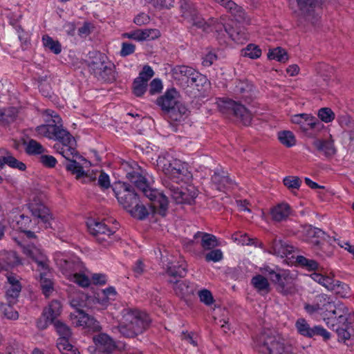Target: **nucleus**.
Returning <instances> with one entry per match:
<instances>
[{
    "instance_id": "6e6d98bb",
    "label": "nucleus",
    "mask_w": 354,
    "mask_h": 354,
    "mask_svg": "<svg viewBox=\"0 0 354 354\" xmlns=\"http://www.w3.org/2000/svg\"><path fill=\"white\" fill-rule=\"evenodd\" d=\"M73 139L75 138L66 129H64L62 125L53 138L56 142L66 143V142H68V144L70 145H71V142H73Z\"/></svg>"
},
{
    "instance_id": "37998d69",
    "label": "nucleus",
    "mask_w": 354,
    "mask_h": 354,
    "mask_svg": "<svg viewBox=\"0 0 354 354\" xmlns=\"http://www.w3.org/2000/svg\"><path fill=\"white\" fill-rule=\"evenodd\" d=\"M193 68L187 66H176L172 70L173 76L179 81H187L189 76L192 75Z\"/></svg>"
},
{
    "instance_id": "69168bd1",
    "label": "nucleus",
    "mask_w": 354,
    "mask_h": 354,
    "mask_svg": "<svg viewBox=\"0 0 354 354\" xmlns=\"http://www.w3.org/2000/svg\"><path fill=\"white\" fill-rule=\"evenodd\" d=\"M223 257V252L221 250L216 249L210 251L205 256V261L218 262L220 261Z\"/></svg>"
},
{
    "instance_id": "338daca9",
    "label": "nucleus",
    "mask_w": 354,
    "mask_h": 354,
    "mask_svg": "<svg viewBox=\"0 0 354 354\" xmlns=\"http://www.w3.org/2000/svg\"><path fill=\"white\" fill-rule=\"evenodd\" d=\"M198 297L201 302L205 305L209 306L213 304L214 298L210 291L203 289L198 292Z\"/></svg>"
},
{
    "instance_id": "e2e57ef3",
    "label": "nucleus",
    "mask_w": 354,
    "mask_h": 354,
    "mask_svg": "<svg viewBox=\"0 0 354 354\" xmlns=\"http://www.w3.org/2000/svg\"><path fill=\"white\" fill-rule=\"evenodd\" d=\"M147 84L138 77L135 79L133 83V92L138 97L142 96L147 90Z\"/></svg>"
},
{
    "instance_id": "20e7f679",
    "label": "nucleus",
    "mask_w": 354,
    "mask_h": 354,
    "mask_svg": "<svg viewBox=\"0 0 354 354\" xmlns=\"http://www.w3.org/2000/svg\"><path fill=\"white\" fill-rule=\"evenodd\" d=\"M156 162L158 169L176 183L189 180L191 177L187 165L168 153H161Z\"/></svg>"
},
{
    "instance_id": "2f4dec72",
    "label": "nucleus",
    "mask_w": 354,
    "mask_h": 354,
    "mask_svg": "<svg viewBox=\"0 0 354 354\" xmlns=\"http://www.w3.org/2000/svg\"><path fill=\"white\" fill-rule=\"evenodd\" d=\"M216 3L221 4L225 9L234 15L235 19L238 21H245L247 19L246 14L244 10L236 4L232 0H214Z\"/></svg>"
},
{
    "instance_id": "423d86ee",
    "label": "nucleus",
    "mask_w": 354,
    "mask_h": 354,
    "mask_svg": "<svg viewBox=\"0 0 354 354\" xmlns=\"http://www.w3.org/2000/svg\"><path fill=\"white\" fill-rule=\"evenodd\" d=\"M167 274L170 277L168 280L173 284V289L179 297H185L193 294L194 288L189 281L178 280L187 274V269L184 262H178L177 264L169 263L167 268Z\"/></svg>"
},
{
    "instance_id": "2eb2a0df",
    "label": "nucleus",
    "mask_w": 354,
    "mask_h": 354,
    "mask_svg": "<svg viewBox=\"0 0 354 354\" xmlns=\"http://www.w3.org/2000/svg\"><path fill=\"white\" fill-rule=\"evenodd\" d=\"M291 122L299 126L300 129L308 133L310 130L320 131L324 124L315 116L308 113H299L291 116Z\"/></svg>"
},
{
    "instance_id": "79ce46f5",
    "label": "nucleus",
    "mask_w": 354,
    "mask_h": 354,
    "mask_svg": "<svg viewBox=\"0 0 354 354\" xmlns=\"http://www.w3.org/2000/svg\"><path fill=\"white\" fill-rule=\"evenodd\" d=\"M17 115L18 111L13 107L0 111V122L3 125L11 124L16 120Z\"/></svg>"
},
{
    "instance_id": "0e129e2a",
    "label": "nucleus",
    "mask_w": 354,
    "mask_h": 354,
    "mask_svg": "<svg viewBox=\"0 0 354 354\" xmlns=\"http://www.w3.org/2000/svg\"><path fill=\"white\" fill-rule=\"evenodd\" d=\"M284 185L290 189H298L301 185V181L297 176H287L283 179Z\"/></svg>"
},
{
    "instance_id": "0eeeda50",
    "label": "nucleus",
    "mask_w": 354,
    "mask_h": 354,
    "mask_svg": "<svg viewBox=\"0 0 354 354\" xmlns=\"http://www.w3.org/2000/svg\"><path fill=\"white\" fill-rule=\"evenodd\" d=\"M354 321V312L342 303L335 304L325 323L328 327L349 326Z\"/></svg>"
},
{
    "instance_id": "a18cd8bd",
    "label": "nucleus",
    "mask_w": 354,
    "mask_h": 354,
    "mask_svg": "<svg viewBox=\"0 0 354 354\" xmlns=\"http://www.w3.org/2000/svg\"><path fill=\"white\" fill-rule=\"evenodd\" d=\"M24 144L26 152L29 155H42L46 151V149L35 140L30 139Z\"/></svg>"
},
{
    "instance_id": "c85d7f7f",
    "label": "nucleus",
    "mask_w": 354,
    "mask_h": 354,
    "mask_svg": "<svg viewBox=\"0 0 354 354\" xmlns=\"http://www.w3.org/2000/svg\"><path fill=\"white\" fill-rule=\"evenodd\" d=\"M292 212L290 206L286 203H279L270 209L271 218L275 222L286 221Z\"/></svg>"
},
{
    "instance_id": "6ab92c4d",
    "label": "nucleus",
    "mask_w": 354,
    "mask_h": 354,
    "mask_svg": "<svg viewBox=\"0 0 354 354\" xmlns=\"http://www.w3.org/2000/svg\"><path fill=\"white\" fill-rule=\"evenodd\" d=\"M28 208L34 216L39 218L44 223L46 228L52 227V215L40 199L34 198L28 204Z\"/></svg>"
},
{
    "instance_id": "c9c22d12",
    "label": "nucleus",
    "mask_w": 354,
    "mask_h": 354,
    "mask_svg": "<svg viewBox=\"0 0 354 354\" xmlns=\"http://www.w3.org/2000/svg\"><path fill=\"white\" fill-rule=\"evenodd\" d=\"M313 145L326 157L334 156L337 151L333 140L315 139L313 142Z\"/></svg>"
},
{
    "instance_id": "58836bf2",
    "label": "nucleus",
    "mask_w": 354,
    "mask_h": 354,
    "mask_svg": "<svg viewBox=\"0 0 354 354\" xmlns=\"http://www.w3.org/2000/svg\"><path fill=\"white\" fill-rule=\"evenodd\" d=\"M1 254L3 257L0 258V261H3L5 270H8L21 263L19 257L17 255L16 252L13 251L3 250L1 252Z\"/></svg>"
},
{
    "instance_id": "bf43d9fd",
    "label": "nucleus",
    "mask_w": 354,
    "mask_h": 354,
    "mask_svg": "<svg viewBox=\"0 0 354 354\" xmlns=\"http://www.w3.org/2000/svg\"><path fill=\"white\" fill-rule=\"evenodd\" d=\"M317 115L319 118L325 123L331 122L335 118V113L331 109L328 107H324L319 109Z\"/></svg>"
},
{
    "instance_id": "de8ad7c7",
    "label": "nucleus",
    "mask_w": 354,
    "mask_h": 354,
    "mask_svg": "<svg viewBox=\"0 0 354 354\" xmlns=\"http://www.w3.org/2000/svg\"><path fill=\"white\" fill-rule=\"evenodd\" d=\"M67 160L68 163L66 165V169L72 174H75L77 178H80L81 177L89 178V176L84 173L83 167L77 162L76 159L71 158V160Z\"/></svg>"
},
{
    "instance_id": "72a5a7b5",
    "label": "nucleus",
    "mask_w": 354,
    "mask_h": 354,
    "mask_svg": "<svg viewBox=\"0 0 354 354\" xmlns=\"http://www.w3.org/2000/svg\"><path fill=\"white\" fill-rule=\"evenodd\" d=\"M194 240H200V245L203 250H212L218 245L216 237L211 234L198 232L194 236Z\"/></svg>"
},
{
    "instance_id": "f3484780",
    "label": "nucleus",
    "mask_w": 354,
    "mask_h": 354,
    "mask_svg": "<svg viewBox=\"0 0 354 354\" xmlns=\"http://www.w3.org/2000/svg\"><path fill=\"white\" fill-rule=\"evenodd\" d=\"M295 327L297 332L304 337L311 338L316 335H319L326 340L330 337V333L324 327L321 326L310 327L307 321L304 318H299L296 321Z\"/></svg>"
},
{
    "instance_id": "a878e982",
    "label": "nucleus",
    "mask_w": 354,
    "mask_h": 354,
    "mask_svg": "<svg viewBox=\"0 0 354 354\" xmlns=\"http://www.w3.org/2000/svg\"><path fill=\"white\" fill-rule=\"evenodd\" d=\"M76 141L73 139V142H71V145L68 144V142H66V143L55 142L53 148L66 160H71V158H74L80 159L82 156L78 154L76 150Z\"/></svg>"
},
{
    "instance_id": "864d4df0",
    "label": "nucleus",
    "mask_w": 354,
    "mask_h": 354,
    "mask_svg": "<svg viewBox=\"0 0 354 354\" xmlns=\"http://www.w3.org/2000/svg\"><path fill=\"white\" fill-rule=\"evenodd\" d=\"M278 138L280 142L287 147H291L296 144L295 136L290 131H283L279 132Z\"/></svg>"
},
{
    "instance_id": "603ef678",
    "label": "nucleus",
    "mask_w": 354,
    "mask_h": 354,
    "mask_svg": "<svg viewBox=\"0 0 354 354\" xmlns=\"http://www.w3.org/2000/svg\"><path fill=\"white\" fill-rule=\"evenodd\" d=\"M43 44L46 48L50 49L53 53L57 55L62 51V46L57 40H54L51 37L46 35L42 37Z\"/></svg>"
},
{
    "instance_id": "5701e85b",
    "label": "nucleus",
    "mask_w": 354,
    "mask_h": 354,
    "mask_svg": "<svg viewBox=\"0 0 354 354\" xmlns=\"http://www.w3.org/2000/svg\"><path fill=\"white\" fill-rule=\"evenodd\" d=\"M178 92L175 88L167 90L164 95L159 97L156 100V104L161 109L167 113L175 108L178 104Z\"/></svg>"
},
{
    "instance_id": "c03bdc74",
    "label": "nucleus",
    "mask_w": 354,
    "mask_h": 354,
    "mask_svg": "<svg viewBox=\"0 0 354 354\" xmlns=\"http://www.w3.org/2000/svg\"><path fill=\"white\" fill-rule=\"evenodd\" d=\"M253 89V85L248 81H239L236 84L234 91L237 95H241L243 98L247 100L250 97Z\"/></svg>"
},
{
    "instance_id": "8fccbe9b",
    "label": "nucleus",
    "mask_w": 354,
    "mask_h": 354,
    "mask_svg": "<svg viewBox=\"0 0 354 354\" xmlns=\"http://www.w3.org/2000/svg\"><path fill=\"white\" fill-rule=\"evenodd\" d=\"M128 212L131 216L140 220L145 218L149 215L148 209L144 205L140 203L139 199L138 201L134 204V207L129 209Z\"/></svg>"
},
{
    "instance_id": "49530a36",
    "label": "nucleus",
    "mask_w": 354,
    "mask_h": 354,
    "mask_svg": "<svg viewBox=\"0 0 354 354\" xmlns=\"http://www.w3.org/2000/svg\"><path fill=\"white\" fill-rule=\"evenodd\" d=\"M310 277L315 281L325 287L327 290H332L335 288L334 280L330 277H326L315 272L310 274Z\"/></svg>"
},
{
    "instance_id": "5fc2aeb1",
    "label": "nucleus",
    "mask_w": 354,
    "mask_h": 354,
    "mask_svg": "<svg viewBox=\"0 0 354 354\" xmlns=\"http://www.w3.org/2000/svg\"><path fill=\"white\" fill-rule=\"evenodd\" d=\"M268 57L270 59H275L280 62H286L288 59L286 51L280 47L270 50L268 53Z\"/></svg>"
},
{
    "instance_id": "3c124183",
    "label": "nucleus",
    "mask_w": 354,
    "mask_h": 354,
    "mask_svg": "<svg viewBox=\"0 0 354 354\" xmlns=\"http://www.w3.org/2000/svg\"><path fill=\"white\" fill-rule=\"evenodd\" d=\"M241 55L252 59H257L261 55V50L255 44H250L241 50Z\"/></svg>"
},
{
    "instance_id": "9d476101",
    "label": "nucleus",
    "mask_w": 354,
    "mask_h": 354,
    "mask_svg": "<svg viewBox=\"0 0 354 354\" xmlns=\"http://www.w3.org/2000/svg\"><path fill=\"white\" fill-rule=\"evenodd\" d=\"M113 190L119 203L127 211L138 201L139 197L131 185L118 182L114 184Z\"/></svg>"
},
{
    "instance_id": "c756f323",
    "label": "nucleus",
    "mask_w": 354,
    "mask_h": 354,
    "mask_svg": "<svg viewBox=\"0 0 354 354\" xmlns=\"http://www.w3.org/2000/svg\"><path fill=\"white\" fill-rule=\"evenodd\" d=\"M212 185L219 191H225L233 187V181L229 178L224 171H215L212 176Z\"/></svg>"
},
{
    "instance_id": "7c9ffc66",
    "label": "nucleus",
    "mask_w": 354,
    "mask_h": 354,
    "mask_svg": "<svg viewBox=\"0 0 354 354\" xmlns=\"http://www.w3.org/2000/svg\"><path fill=\"white\" fill-rule=\"evenodd\" d=\"M292 246L288 245L281 240L274 239L270 243L268 252L272 254L283 258L290 254L292 252Z\"/></svg>"
},
{
    "instance_id": "13d9d810",
    "label": "nucleus",
    "mask_w": 354,
    "mask_h": 354,
    "mask_svg": "<svg viewBox=\"0 0 354 354\" xmlns=\"http://www.w3.org/2000/svg\"><path fill=\"white\" fill-rule=\"evenodd\" d=\"M296 262L301 266L306 268L309 271L316 270L318 269V263L316 261L309 259L304 256H297Z\"/></svg>"
},
{
    "instance_id": "ea45409f",
    "label": "nucleus",
    "mask_w": 354,
    "mask_h": 354,
    "mask_svg": "<svg viewBox=\"0 0 354 354\" xmlns=\"http://www.w3.org/2000/svg\"><path fill=\"white\" fill-rule=\"evenodd\" d=\"M41 288L44 295L48 297L53 291V282L48 277L50 272L49 266L46 270H39Z\"/></svg>"
},
{
    "instance_id": "7ed1b4c3",
    "label": "nucleus",
    "mask_w": 354,
    "mask_h": 354,
    "mask_svg": "<svg viewBox=\"0 0 354 354\" xmlns=\"http://www.w3.org/2000/svg\"><path fill=\"white\" fill-rule=\"evenodd\" d=\"M254 348L261 354H297L291 344L271 331L261 333L254 342Z\"/></svg>"
},
{
    "instance_id": "f257e3e1",
    "label": "nucleus",
    "mask_w": 354,
    "mask_h": 354,
    "mask_svg": "<svg viewBox=\"0 0 354 354\" xmlns=\"http://www.w3.org/2000/svg\"><path fill=\"white\" fill-rule=\"evenodd\" d=\"M120 315L118 324L113 326L111 331L125 338H134L142 334L151 323L148 315L137 308H125Z\"/></svg>"
},
{
    "instance_id": "774afa93",
    "label": "nucleus",
    "mask_w": 354,
    "mask_h": 354,
    "mask_svg": "<svg viewBox=\"0 0 354 354\" xmlns=\"http://www.w3.org/2000/svg\"><path fill=\"white\" fill-rule=\"evenodd\" d=\"M153 75L154 73L152 68L149 66H145L142 71L139 73L138 78L147 84L148 81L153 76Z\"/></svg>"
},
{
    "instance_id": "412c9836",
    "label": "nucleus",
    "mask_w": 354,
    "mask_h": 354,
    "mask_svg": "<svg viewBox=\"0 0 354 354\" xmlns=\"http://www.w3.org/2000/svg\"><path fill=\"white\" fill-rule=\"evenodd\" d=\"M71 319L73 324L77 326L87 327L93 330H100L101 328L97 320L90 317L82 310H77L75 313H71Z\"/></svg>"
},
{
    "instance_id": "cd10ccee",
    "label": "nucleus",
    "mask_w": 354,
    "mask_h": 354,
    "mask_svg": "<svg viewBox=\"0 0 354 354\" xmlns=\"http://www.w3.org/2000/svg\"><path fill=\"white\" fill-rule=\"evenodd\" d=\"M124 37L136 41L152 40L160 36V32L157 29H138L124 34Z\"/></svg>"
},
{
    "instance_id": "4be33fe9",
    "label": "nucleus",
    "mask_w": 354,
    "mask_h": 354,
    "mask_svg": "<svg viewBox=\"0 0 354 354\" xmlns=\"http://www.w3.org/2000/svg\"><path fill=\"white\" fill-rule=\"evenodd\" d=\"M23 252L36 262L37 270H44L45 271L48 269V260L40 249L33 245H28L23 246Z\"/></svg>"
},
{
    "instance_id": "473e14b6",
    "label": "nucleus",
    "mask_w": 354,
    "mask_h": 354,
    "mask_svg": "<svg viewBox=\"0 0 354 354\" xmlns=\"http://www.w3.org/2000/svg\"><path fill=\"white\" fill-rule=\"evenodd\" d=\"M209 20H212L211 23L212 30L210 32H215L217 39L221 42H225V32L224 30L227 29L230 25V24L227 23V17H221L219 19L209 18Z\"/></svg>"
},
{
    "instance_id": "f8f14e48",
    "label": "nucleus",
    "mask_w": 354,
    "mask_h": 354,
    "mask_svg": "<svg viewBox=\"0 0 354 354\" xmlns=\"http://www.w3.org/2000/svg\"><path fill=\"white\" fill-rule=\"evenodd\" d=\"M54 326L59 337L57 342V347L62 354H80V352L69 343L71 336V329L60 321H55Z\"/></svg>"
},
{
    "instance_id": "dca6fc26",
    "label": "nucleus",
    "mask_w": 354,
    "mask_h": 354,
    "mask_svg": "<svg viewBox=\"0 0 354 354\" xmlns=\"http://www.w3.org/2000/svg\"><path fill=\"white\" fill-rule=\"evenodd\" d=\"M299 10V15L306 21L315 24L319 18V14L317 12L320 0H296Z\"/></svg>"
},
{
    "instance_id": "1a4fd4ad",
    "label": "nucleus",
    "mask_w": 354,
    "mask_h": 354,
    "mask_svg": "<svg viewBox=\"0 0 354 354\" xmlns=\"http://www.w3.org/2000/svg\"><path fill=\"white\" fill-rule=\"evenodd\" d=\"M43 114L46 116V124L36 127L35 131L38 136L53 140L57 131L61 127V118L53 110L45 109Z\"/></svg>"
},
{
    "instance_id": "09e8293b",
    "label": "nucleus",
    "mask_w": 354,
    "mask_h": 354,
    "mask_svg": "<svg viewBox=\"0 0 354 354\" xmlns=\"http://www.w3.org/2000/svg\"><path fill=\"white\" fill-rule=\"evenodd\" d=\"M318 70L319 73L323 77V80L326 82V84L330 85V81L333 80V77L335 74L334 68L328 64H322L319 65Z\"/></svg>"
},
{
    "instance_id": "6e6552de",
    "label": "nucleus",
    "mask_w": 354,
    "mask_h": 354,
    "mask_svg": "<svg viewBox=\"0 0 354 354\" xmlns=\"http://www.w3.org/2000/svg\"><path fill=\"white\" fill-rule=\"evenodd\" d=\"M114 65L106 57L99 54L89 64L90 71L99 80L112 82L115 79Z\"/></svg>"
},
{
    "instance_id": "f03ea898",
    "label": "nucleus",
    "mask_w": 354,
    "mask_h": 354,
    "mask_svg": "<svg viewBox=\"0 0 354 354\" xmlns=\"http://www.w3.org/2000/svg\"><path fill=\"white\" fill-rule=\"evenodd\" d=\"M140 168H138L136 171L128 172L127 178L142 190L145 196L152 202L151 207L153 212L165 216L167 211V200L165 195L157 189L150 188Z\"/></svg>"
},
{
    "instance_id": "39448f33",
    "label": "nucleus",
    "mask_w": 354,
    "mask_h": 354,
    "mask_svg": "<svg viewBox=\"0 0 354 354\" xmlns=\"http://www.w3.org/2000/svg\"><path fill=\"white\" fill-rule=\"evenodd\" d=\"M180 16L183 21L189 24L192 30H201L209 33L212 30L211 23L212 20L206 21L199 13L192 0H180Z\"/></svg>"
},
{
    "instance_id": "9b49d317",
    "label": "nucleus",
    "mask_w": 354,
    "mask_h": 354,
    "mask_svg": "<svg viewBox=\"0 0 354 354\" xmlns=\"http://www.w3.org/2000/svg\"><path fill=\"white\" fill-rule=\"evenodd\" d=\"M63 270V273L71 281L82 287H88L90 285V279L84 274L82 273V263L71 261L62 260L58 263Z\"/></svg>"
},
{
    "instance_id": "bb28decb",
    "label": "nucleus",
    "mask_w": 354,
    "mask_h": 354,
    "mask_svg": "<svg viewBox=\"0 0 354 354\" xmlns=\"http://www.w3.org/2000/svg\"><path fill=\"white\" fill-rule=\"evenodd\" d=\"M302 233L304 239L313 245H319L325 235L321 229L311 225L304 226Z\"/></svg>"
},
{
    "instance_id": "a19ab883",
    "label": "nucleus",
    "mask_w": 354,
    "mask_h": 354,
    "mask_svg": "<svg viewBox=\"0 0 354 354\" xmlns=\"http://www.w3.org/2000/svg\"><path fill=\"white\" fill-rule=\"evenodd\" d=\"M4 165H8L9 167L18 169L20 171H24L26 169L24 162L16 159L10 153H7L6 156L0 158V169H2Z\"/></svg>"
},
{
    "instance_id": "f704fd0d",
    "label": "nucleus",
    "mask_w": 354,
    "mask_h": 354,
    "mask_svg": "<svg viewBox=\"0 0 354 354\" xmlns=\"http://www.w3.org/2000/svg\"><path fill=\"white\" fill-rule=\"evenodd\" d=\"M93 342L99 350L110 353L115 348L113 339L105 333H100L93 337Z\"/></svg>"
},
{
    "instance_id": "4468645a",
    "label": "nucleus",
    "mask_w": 354,
    "mask_h": 354,
    "mask_svg": "<svg viewBox=\"0 0 354 354\" xmlns=\"http://www.w3.org/2000/svg\"><path fill=\"white\" fill-rule=\"evenodd\" d=\"M87 227L91 234L99 243L105 245L106 242H112L113 239L111 236L114 235L115 231L109 228L104 223L91 219L87 222Z\"/></svg>"
},
{
    "instance_id": "e433bc0d",
    "label": "nucleus",
    "mask_w": 354,
    "mask_h": 354,
    "mask_svg": "<svg viewBox=\"0 0 354 354\" xmlns=\"http://www.w3.org/2000/svg\"><path fill=\"white\" fill-rule=\"evenodd\" d=\"M251 284L261 295H265L270 292V285L268 279L261 274H257L251 279Z\"/></svg>"
},
{
    "instance_id": "a211bd4d",
    "label": "nucleus",
    "mask_w": 354,
    "mask_h": 354,
    "mask_svg": "<svg viewBox=\"0 0 354 354\" xmlns=\"http://www.w3.org/2000/svg\"><path fill=\"white\" fill-rule=\"evenodd\" d=\"M277 291L283 296L292 295L296 292L294 279L286 272L275 274L273 282Z\"/></svg>"
},
{
    "instance_id": "aec40b11",
    "label": "nucleus",
    "mask_w": 354,
    "mask_h": 354,
    "mask_svg": "<svg viewBox=\"0 0 354 354\" xmlns=\"http://www.w3.org/2000/svg\"><path fill=\"white\" fill-rule=\"evenodd\" d=\"M163 185L165 187V193H162L165 195L166 198H167V195L169 196L176 203H190L194 198H195V194L189 196L177 185H174L167 180H164ZM167 200L168 201V198Z\"/></svg>"
},
{
    "instance_id": "b1692460",
    "label": "nucleus",
    "mask_w": 354,
    "mask_h": 354,
    "mask_svg": "<svg viewBox=\"0 0 354 354\" xmlns=\"http://www.w3.org/2000/svg\"><path fill=\"white\" fill-rule=\"evenodd\" d=\"M62 312V304L57 300L52 301L49 306L46 308L43 312V316L46 319L45 323L41 321L37 322V326L39 328L44 329L47 327L48 322H53Z\"/></svg>"
},
{
    "instance_id": "4c0bfd02",
    "label": "nucleus",
    "mask_w": 354,
    "mask_h": 354,
    "mask_svg": "<svg viewBox=\"0 0 354 354\" xmlns=\"http://www.w3.org/2000/svg\"><path fill=\"white\" fill-rule=\"evenodd\" d=\"M7 280L8 283L6 290L7 297L12 299L18 297L21 290V285L19 279L16 276L11 274L7 276Z\"/></svg>"
},
{
    "instance_id": "4d7b16f0",
    "label": "nucleus",
    "mask_w": 354,
    "mask_h": 354,
    "mask_svg": "<svg viewBox=\"0 0 354 354\" xmlns=\"http://www.w3.org/2000/svg\"><path fill=\"white\" fill-rule=\"evenodd\" d=\"M187 109L185 106L178 103L175 108L167 112L169 117L174 121H181L183 118V115L186 113Z\"/></svg>"
},
{
    "instance_id": "393cba45",
    "label": "nucleus",
    "mask_w": 354,
    "mask_h": 354,
    "mask_svg": "<svg viewBox=\"0 0 354 354\" xmlns=\"http://www.w3.org/2000/svg\"><path fill=\"white\" fill-rule=\"evenodd\" d=\"M313 302L316 306V308H317L319 315L322 317L325 322V318L328 317L335 303L332 301L331 298L326 294L316 295Z\"/></svg>"
},
{
    "instance_id": "680f3d73",
    "label": "nucleus",
    "mask_w": 354,
    "mask_h": 354,
    "mask_svg": "<svg viewBox=\"0 0 354 354\" xmlns=\"http://www.w3.org/2000/svg\"><path fill=\"white\" fill-rule=\"evenodd\" d=\"M204 80L205 77L193 68V72H192V75L189 76L186 82L190 86H195L198 88L202 85Z\"/></svg>"
},
{
    "instance_id": "052dcab7",
    "label": "nucleus",
    "mask_w": 354,
    "mask_h": 354,
    "mask_svg": "<svg viewBox=\"0 0 354 354\" xmlns=\"http://www.w3.org/2000/svg\"><path fill=\"white\" fill-rule=\"evenodd\" d=\"M224 32H225V39L228 37L236 43L242 42L244 39L243 35L234 30L231 24L227 29L224 30Z\"/></svg>"
},
{
    "instance_id": "ddd939ff",
    "label": "nucleus",
    "mask_w": 354,
    "mask_h": 354,
    "mask_svg": "<svg viewBox=\"0 0 354 354\" xmlns=\"http://www.w3.org/2000/svg\"><path fill=\"white\" fill-rule=\"evenodd\" d=\"M218 106L223 112H232L244 125H248L252 120L251 113L242 104L230 99H225L218 102Z\"/></svg>"
}]
</instances>
